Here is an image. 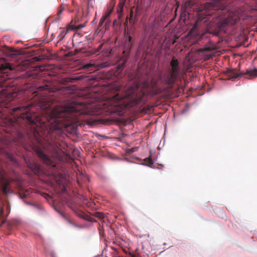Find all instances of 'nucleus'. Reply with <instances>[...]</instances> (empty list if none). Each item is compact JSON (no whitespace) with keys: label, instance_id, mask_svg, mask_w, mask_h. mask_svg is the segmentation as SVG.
Segmentation results:
<instances>
[{"label":"nucleus","instance_id":"obj_1","mask_svg":"<svg viewBox=\"0 0 257 257\" xmlns=\"http://www.w3.org/2000/svg\"><path fill=\"white\" fill-rule=\"evenodd\" d=\"M32 105L16 107L11 109L12 112L21 120L30 125V131L26 134L19 133L20 139L32 146L41 160L48 166L56 167L53 162L45 153H47L55 158L62 160L63 151L58 144L54 141L57 132L70 126L77 119L78 116L85 112L84 106L82 103L68 102L65 104L57 106L51 111L46 118V121H42L39 128L36 122L38 121L36 114L30 111Z\"/></svg>","mask_w":257,"mask_h":257},{"label":"nucleus","instance_id":"obj_2","mask_svg":"<svg viewBox=\"0 0 257 257\" xmlns=\"http://www.w3.org/2000/svg\"><path fill=\"white\" fill-rule=\"evenodd\" d=\"M171 68L167 73L161 74L150 82L145 81L141 85L134 83L122 94H117L110 101L112 111L121 112L127 107L137 105L145 100V96H154L167 88H172L181 72L178 60L173 57Z\"/></svg>","mask_w":257,"mask_h":257},{"label":"nucleus","instance_id":"obj_3","mask_svg":"<svg viewBox=\"0 0 257 257\" xmlns=\"http://www.w3.org/2000/svg\"><path fill=\"white\" fill-rule=\"evenodd\" d=\"M2 80L0 79V112L9 108L17 95L16 92H8L2 84Z\"/></svg>","mask_w":257,"mask_h":257},{"label":"nucleus","instance_id":"obj_4","mask_svg":"<svg viewBox=\"0 0 257 257\" xmlns=\"http://www.w3.org/2000/svg\"><path fill=\"white\" fill-rule=\"evenodd\" d=\"M239 20V17L236 12H230L227 18H220L216 22V28L219 31L225 32L228 26L236 24Z\"/></svg>","mask_w":257,"mask_h":257},{"label":"nucleus","instance_id":"obj_5","mask_svg":"<svg viewBox=\"0 0 257 257\" xmlns=\"http://www.w3.org/2000/svg\"><path fill=\"white\" fill-rule=\"evenodd\" d=\"M226 6V0H211L210 2L204 4V8L209 11H223L225 9Z\"/></svg>","mask_w":257,"mask_h":257},{"label":"nucleus","instance_id":"obj_6","mask_svg":"<svg viewBox=\"0 0 257 257\" xmlns=\"http://www.w3.org/2000/svg\"><path fill=\"white\" fill-rule=\"evenodd\" d=\"M226 74L228 79L236 78L243 75H248L249 79H252L257 76V69L246 70L245 73L241 72L240 74H238L235 69H229L226 71Z\"/></svg>","mask_w":257,"mask_h":257},{"label":"nucleus","instance_id":"obj_7","mask_svg":"<svg viewBox=\"0 0 257 257\" xmlns=\"http://www.w3.org/2000/svg\"><path fill=\"white\" fill-rule=\"evenodd\" d=\"M5 203L6 204L7 210L8 213L9 214L10 212V206L9 205V203L8 201H7V200L5 198V200H3L2 199L0 198V221H1L0 227L6 221V217L5 213H4V209Z\"/></svg>","mask_w":257,"mask_h":257},{"label":"nucleus","instance_id":"obj_8","mask_svg":"<svg viewBox=\"0 0 257 257\" xmlns=\"http://www.w3.org/2000/svg\"><path fill=\"white\" fill-rule=\"evenodd\" d=\"M5 173L3 170L0 171V179L1 180V187L3 194L7 195L11 193L9 188L10 183L5 178Z\"/></svg>","mask_w":257,"mask_h":257},{"label":"nucleus","instance_id":"obj_9","mask_svg":"<svg viewBox=\"0 0 257 257\" xmlns=\"http://www.w3.org/2000/svg\"><path fill=\"white\" fill-rule=\"evenodd\" d=\"M29 168L37 175H39L41 173V166L37 163H29L28 164Z\"/></svg>","mask_w":257,"mask_h":257},{"label":"nucleus","instance_id":"obj_10","mask_svg":"<svg viewBox=\"0 0 257 257\" xmlns=\"http://www.w3.org/2000/svg\"><path fill=\"white\" fill-rule=\"evenodd\" d=\"M124 7V2L121 1L119 3L117 8V13L118 15V18L120 19L122 16L123 9Z\"/></svg>","mask_w":257,"mask_h":257},{"label":"nucleus","instance_id":"obj_11","mask_svg":"<svg viewBox=\"0 0 257 257\" xmlns=\"http://www.w3.org/2000/svg\"><path fill=\"white\" fill-rule=\"evenodd\" d=\"M94 3V0L87 1V12H85L86 15L89 14L93 10Z\"/></svg>","mask_w":257,"mask_h":257},{"label":"nucleus","instance_id":"obj_12","mask_svg":"<svg viewBox=\"0 0 257 257\" xmlns=\"http://www.w3.org/2000/svg\"><path fill=\"white\" fill-rule=\"evenodd\" d=\"M113 7H112L111 8L109 9V11L107 12H106L101 17L100 20L101 21H105L108 17H109L110 14H111L112 12L113 11Z\"/></svg>","mask_w":257,"mask_h":257},{"label":"nucleus","instance_id":"obj_13","mask_svg":"<svg viewBox=\"0 0 257 257\" xmlns=\"http://www.w3.org/2000/svg\"><path fill=\"white\" fill-rule=\"evenodd\" d=\"M68 32V30H65L64 29H61V32H60V34L59 35V42L63 40V39L65 37V35L67 34Z\"/></svg>","mask_w":257,"mask_h":257},{"label":"nucleus","instance_id":"obj_14","mask_svg":"<svg viewBox=\"0 0 257 257\" xmlns=\"http://www.w3.org/2000/svg\"><path fill=\"white\" fill-rule=\"evenodd\" d=\"M216 48L215 46L213 44H210L209 46H206L203 49H200V52L203 51H212L215 50Z\"/></svg>","mask_w":257,"mask_h":257},{"label":"nucleus","instance_id":"obj_15","mask_svg":"<svg viewBox=\"0 0 257 257\" xmlns=\"http://www.w3.org/2000/svg\"><path fill=\"white\" fill-rule=\"evenodd\" d=\"M9 68V64H2L0 65V73H5V71Z\"/></svg>","mask_w":257,"mask_h":257},{"label":"nucleus","instance_id":"obj_16","mask_svg":"<svg viewBox=\"0 0 257 257\" xmlns=\"http://www.w3.org/2000/svg\"><path fill=\"white\" fill-rule=\"evenodd\" d=\"M144 162L145 165L147 166H148L149 167H151L152 165H153L154 162L152 159L150 157L146 158L144 159Z\"/></svg>","mask_w":257,"mask_h":257},{"label":"nucleus","instance_id":"obj_17","mask_svg":"<svg viewBox=\"0 0 257 257\" xmlns=\"http://www.w3.org/2000/svg\"><path fill=\"white\" fill-rule=\"evenodd\" d=\"M15 225V221L14 220L9 221L7 223V228L8 229H12Z\"/></svg>","mask_w":257,"mask_h":257},{"label":"nucleus","instance_id":"obj_18","mask_svg":"<svg viewBox=\"0 0 257 257\" xmlns=\"http://www.w3.org/2000/svg\"><path fill=\"white\" fill-rule=\"evenodd\" d=\"M95 216L99 218L103 219L105 217V214L103 213L97 212L95 213Z\"/></svg>","mask_w":257,"mask_h":257},{"label":"nucleus","instance_id":"obj_19","mask_svg":"<svg viewBox=\"0 0 257 257\" xmlns=\"http://www.w3.org/2000/svg\"><path fill=\"white\" fill-rule=\"evenodd\" d=\"M29 204L32 205V206L33 207V209L35 210H41L43 209L42 207L40 205L32 204L31 203H29Z\"/></svg>","mask_w":257,"mask_h":257},{"label":"nucleus","instance_id":"obj_20","mask_svg":"<svg viewBox=\"0 0 257 257\" xmlns=\"http://www.w3.org/2000/svg\"><path fill=\"white\" fill-rule=\"evenodd\" d=\"M49 89V86L47 85L44 86H40L38 88V91H43L44 90H48Z\"/></svg>","mask_w":257,"mask_h":257},{"label":"nucleus","instance_id":"obj_21","mask_svg":"<svg viewBox=\"0 0 257 257\" xmlns=\"http://www.w3.org/2000/svg\"><path fill=\"white\" fill-rule=\"evenodd\" d=\"M94 65H94V64H92V63H88L84 65V67L85 69H88V68H90V67H92L94 66Z\"/></svg>","mask_w":257,"mask_h":257},{"label":"nucleus","instance_id":"obj_22","mask_svg":"<svg viewBox=\"0 0 257 257\" xmlns=\"http://www.w3.org/2000/svg\"><path fill=\"white\" fill-rule=\"evenodd\" d=\"M102 47V44H101L99 45V46L98 47L97 50H96V51L95 52V53H97L98 52H99V51L100 50V49H101Z\"/></svg>","mask_w":257,"mask_h":257},{"label":"nucleus","instance_id":"obj_23","mask_svg":"<svg viewBox=\"0 0 257 257\" xmlns=\"http://www.w3.org/2000/svg\"><path fill=\"white\" fill-rule=\"evenodd\" d=\"M72 5L75 8V9L77 8V5L74 1H72Z\"/></svg>","mask_w":257,"mask_h":257},{"label":"nucleus","instance_id":"obj_24","mask_svg":"<svg viewBox=\"0 0 257 257\" xmlns=\"http://www.w3.org/2000/svg\"><path fill=\"white\" fill-rule=\"evenodd\" d=\"M85 219H86L89 221H91V222L94 221V219L89 216H87V217L85 218Z\"/></svg>","mask_w":257,"mask_h":257},{"label":"nucleus","instance_id":"obj_25","mask_svg":"<svg viewBox=\"0 0 257 257\" xmlns=\"http://www.w3.org/2000/svg\"><path fill=\"white\" fill-rule=\"evenodd\" d=\"M124 62H123L122 64L118 65V66H117L118 69H120L122 68L124 66Z\"/></svg>","mask_w":257,"mask_h":257},{"label":"nucleus","instance_id":"obj_26","mask_svg":"<svg viewBox=\"0 0 257 257\" xmlns=\"http://www.w3.org/2000/svg\"><path fill=\"white\" fill-rule=\"evenodd\" d=\"M103 23H104V21H101V20H100L99 24H98V26L101 27L103 25Z\"/></svg>","mask_w":257,"mask_h":257},{"label":"nucleus","instance_id":"obj_27","mask_svg":"<svg viewBox=\"0 0 257 257\" xmlns=\"http://www.w3.org/2000/svg\"><path fill=\"white\" fill-rule=\"evenodd\" d=\"M63 11V9L60 10L58 12V15H60Z\"/></svg>","mask_w":257,"mask_h":257},{"label":"nucleus","instance_id":"obj_28","mask_svg":"<svg viewBox=\"0 0 257 257\" xmlns=\"http://www.w3.org/2000/svg\"><path fill=\"white\" fill-rule=\"evenodd\" d=\"M128 42L131 43V40H132V37L130 36H128Z\"/></svg>","mask_w":257,"mask_h":257},{"label":"nucleus","instance_id":"obj_29","mask_svg":"<svg viewBox=\"0 0 257 257\" xmlns=\"http://www.w3.org/2000/svg\"><path fill=\"white\" fill-rule=\"evenodd\" d=\"M52 257H56V256H55V255L54 254V253H52Z\"/></svg>","mask_w":257,"mask_h":257},{"label":"nucleus","instance_id":"obj_30","mask_svg":"<svg viewBox=\"0 0 257 257\" xmlns=\"http://www.w3.org/2000/svg\"><path fill=\"white\" fill-rule=\"evenodd\" d=\"M176 42V41L175 40H174L173 42H172V44H175V43Z\"/></svg>","mask_w":257,"mask_h":257},{"label":"nucleus","instance_id":"obj_31","mask_svg":"<svg viewBox=\"0 0 257 257\" xmlns=\"http://www.w3.org/2000/svg\"><path fill=\"white\" fill-rule=\"evenodd\" d=\"M210 57H211V55H209V56H208V58H207V59H209V58H210Z\"/></svg>","mask_w":257,"mask_h":257},{"label":"nucleus","instance_id":"obj_32","mask_svg":"<svg viewBox=\"0 0 257 257\" xmlns=\"http://www.w3.org/2000/svg\"><path fill=\"white\" fill-rule=\"evenodd\" d=\"M74 11V9H73V10H70V12H73Z\"/></svg>","mask_w":257,"mask_h":257},{"label":"nucleus","instance_id":"obj_33","mask_svg":"<svg viewBox=\"0 0 257 257\" xmlns=\"http://www.w3.org/2000/svg\"><path fill=\"white\" fill-rule=\"evenodd\" d=\"M212 13L208 14L207 15H211Z\"/></svg>","mask_w":257,"mask_h":257},{"label":"nucleus","instance_id":"obj_34","mask_svg":"<svg viewBox=\"0 0 257 257\" xmlns=\"http://www.w3.org/2000/svg\"><path fill=\"white\" fill-rule=\"evenodd\" d=\"M133 257H136L135 255L133 256Z\"/></svg>","mask_w":257,"mask_h":257}]
</instances>
